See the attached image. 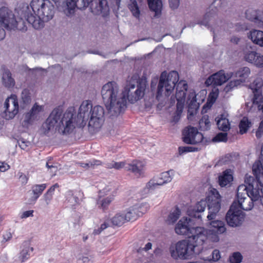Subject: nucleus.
Here are the masks:
<instances>
[{"label": "nucleus", "instance_id": "obj_26", "mask_svg": "<svg viewBox=\"0 0 263 263\" xmlns=\"http://www.w3.org/2000/svg\"><path fill=\"white\" fill-rule=\"evenodd\" d=\"M2 82L6 87L12 88L15 85V81L12 77L9 69L3 68L2 72Z\"/></svg>", "mask_w": 263, "mask_h": 263}, {"label": "nucleus", "instance_id": "obj_34", "mask_svg": "<svg viewBox=\"0 0 263 263\" xmlns=\"http://www.w3.org/2000/svg\"><path fill=\"white\" fill-rule=\"evenodd\" d=\"M210 225L213 228L212 231L217 233L222 234L226 230L224 222L221 220L212 221Z\"/></svg>", "mask_w": 263, "mask_h": 263}, {"label": "nucleus", "instance_id": "obj_53", "mask_svg": "<svg viewBox=\"0 0 263 263\" xmlns=\"http://www.w3.org/2000/svg\"><path fill=\"white\" fill-rule=\"evenodd\" d=\"M242 256L239 252H235L230 257L229 260L231 263H240Z\"/></svg>", "mask_w": 263, "mask_h": 263}, {"label": "nucleus", "instance_id": "obj_45", "mask_svg": "<svg viewBox=\"0 0 263 263\" xmlns=\"http://www.w3.org/2000/svg\"><path fill=\"white\" fill-rule=\"evenodd\" d=\"M125 165V162H117L114 161H112L111 163H107L105 164V167L108 169L115 168L116 170H120L124 167Z\"/></svg>", "mask_w": 263, "mask_h": 263}, {"label": "nucleus", "instance_id": "obj_37", "mask_svg": "<svg viewBox=\"0 0 263 263\" xmlns=\"http://www.w3.org/2000/svg\"><path fill=\"white\" fill-rule=\"evenodd\" d=\"M181 214V211L178 206L172 211L168 216L166 222L168 224L174 223L179 218Z\"/></svg>", "mask_w": 263, "mask_h": 263}, {"label": "nucleus", "instance_id": "obj_1", "mask_svg": "<svg viewBox=\"0 0 263 263\" xmlns=\"http://www.w3.org/2000/svg\"><path fill=\"white\" fill-rule=\"evenodd\" d=\"M145 78L138 76L128 78L124 90L120 93L117 83L108 82L104 85L101 90L103 103L111 116H117L123 112L126 108L127 99L134 103L141 99L144 95L146 86Z\"/></svg>", "mask_w": 263, "mask_h": 263}, {"label": "nucleus", "instance_id": "obj_18", "mask_svg": "<svg viewBox=\"0 0 263 263\" xmlns=\"http://www.w3.org/2000/svg\"><path fill=\"white\" fill-rule=\"evenodd\" d=\"M222 23V21L218 19L217 15H211L210 13H207L205 15V20L201 24L211 28V30L213 32L214 38L216 30H218V27Z\"/></svg>", "mask_w": 263, "mask_h": 263}, {"label": "nucleus", "instance_id": "obj_36", "mask_svg": "<svg viewBox=\"0 0 263 263\" xmlns=\"http://www.w3.org/2000/svg\"><path fill=\"white\" fill-rule=\"evenodd\" d=\"M233 180V176L231 172L229 171H226L223 175L219 176V182L221 186H225L229 184Z\"/></svg>", "mask_w": 263, "mask_h": 263}, {"label": "nucleus", "instance_id": "obj_23", "mask_svg": "<svg viewBox=\"0 0 263 263\" xmlns=\"http://www.w3.org/2000/svg\"><path fill=\"white\" fill-rule=\"evenodd\" d=\"M42 12V21L47 22L52 19L54 14V6L49 0H46Z\"/></svg>", "mask_w": 263, "mask_h": 263}, {"label": "nucleus", "instance_id": "obj_38", "mask_svg": "<svg viewBox=\"0 0 263 263\" xmlns=\"http://www.w3.org/2000/svg\"><path fill=\"white\" fill-rule=\"evenodd\" d=\"M137 210L133 206L128 209L126 212L124 213L127 221H134L139 217L137 213Z\"/></svg>", "mask_w": 263, "mask_h": 263}, {"label": "nucleus", "instance_id": "obj_61", "mask_svg": "<svg viewBox=\"0 0 263 263\" xmlns=\"http://www.w3.org/2000/svg\"><path fill=\"white\" fill-rule=\"evenodd\" d=\"M169 4L172 9H175L179 5V0H169Z\"/></svg>", "mask_w": 263, "mask_h": 263}, {"label": "nucleus", "instance_id": "obj_33", "mask_svg": "<svg viewBox=\"0 0 263 263\" xmlns=\"http://www.w3.org/2000/svg\"><path fill=\"white\" fill-rule=\"evenodd\" d=\"M110 221L114 226L121 227L124 223L128 222L124 213H117L112 217Z\"/></svg>", "mask_w": 263, "mask_h": 263}, {"label": "nucleus", "instance_id": "obj_13", "mask_svg": "<svg viewBox=\"0 0 263 263\" xmlns=\"http://www.w3.org/2000/svg\"><path fill=\"white\" fill-rule=\"evenodd\" d=\"M250 73V69L247 67L239 68L235 73L236 79L231 81L225 87L224 90L226 92H228L245 82L246 80L249 77Z\"/></svg>", "mask_w": 263, "mask_h": 263}, {"label": "nucleus", "instance_id": "obj_42", "mask_svg": "<svg viewBox=\"0 0 263 263\" xmlns=\"http://www.w3.org/2000/svg\"><path fill=\"white\" fill-rule=\"evenodd\" d=\"M253 103L254 106L257 107L259 110L263 112V96L261 94H255L254 96Z\"/></svg>", "mask_w": 263, "mask_h": 263}, {"label": "nucleus", "instance_id": "obj_43", "mask_svg": "<svg viewBox=\"0 0 263 263\" xmlns=\"http://www.w3.org/2000/svg\"><path fill=\"white\" fill-rule=\"evenodd\" d=\"M217 97V94L215 92L211 93L209 95V100H208V101L209 102H208L206 104H205L203 106L202 110V113L205 112L206 111V109H209L211 107L212 105L216 101Z\"/></svg>", "mask_w": 263, "mask_h": 263}, {"label": "nucleus", "instance_id": "obj_57", "mask_svg": "<svg viewBox=\"0 0 263 263\" xmlns=\"http://www.w3.org/2000/svg\"><path fill=\"white\" fill-rule=\"evenodd\" d=\"M257 66H263V56L261 55L259 53H257L256 58L254 59V62H253Z\"/></svg>", "mask_w": 263, "mask_h": 263}, {"label": "nucleus", "instance_id": "obj_60", "mask_svg": "<svg viewBox=\"0 0 263 263\" xmlns=\"http://www.w3.org/2000/svg\"><path fill=\"white\" fill-rule=\"evenodd\" d=\"M263 135V120L261 121L259 127L256 132V136L259 138Z\"/></svg>", "mask_w": 263, "mask_h": 263}, {"label": "nucleus", "instance_id": "obj_17", "mask_svg": "<svg viewBox=\"0 0 263 263\" xmlns=\"http://www.w3.org/2000/svg\"><path fill=\"white\" fill-rule=\"evenodd\" d=\"M257 179L256 186H252L251 197L254 201L260 200V203L263 206V175L261 176L255 175Z\"/></svg>", "mask_w": 263, "mask_h": 263}, {"label": "nucleus", "instance_id": "obj_49", "mask_svg": "<svg viewBox=\"0 0 263 263\" xmlns=\"http://www.w3.org/2000/svg\"><path fill=\"white\" fill-rule=\"evenodd\" d=\"M177 104H176V108H177L176 114H177V116H175L174 119H175L176 117H177L176 120H178V119H179L181 113L182 112L183 109L184 108L185 100H177Z\"/></svg>", "mask_w": 263, "mask_h": 263}, {"label": "nucleus", "instance_id": "obj_55", "mask_svg": "<svg viewBox=\"0 0 263 263\" xmlns=\"http://www.w3.org/2000/svg\"><path fill=\"white\" fill-rule=\"evenodd\" d=\"M22 98L24 103H28L31 100L29 90L24 89L22 92Z\"/></svg>", "mask_w": 263, "mask_h": 263}, {"label": "nucleus", "instance_id": "obj_16", "mask_svg": "<svg viewBox=\"0 0 263 263\" xmlns=\"http://www.w3.org/2000/svg\"><path fill=\"white\" fill-rule=\"evenodd\" d=\"M92 108L91 101L85 100L82 102L78 114V118L81 120L82 124H86L89 120Z\"/></svg>", "mask_w": 263, "mask_h": 263}, {"label": "nucleus", "instance_id": "obj_35", "mask_svg": "<svg viewBox=\"0 0 263 263\" xmlns=\"http://www.w3.org/2000/svg\"><path fill=\"white\" fill-rule=\"evenodd\" d=\"M46 187L47 184L46 183L35 184L32 186V191L33 194L32 198L34 201H36L39 198Z\"/></svg>", "mask_w": 263, "mask_h": 263}, {"label": "nucleus", "instance_id": "obj_3", "mask_svg": "<svg viewBox=\"0 0 263 263\" xmlns=\"http://www.w3.org/2000/svg\"><path fill=\"white\" fill-rule=\"evenodd\" d=\"M62 110L60 107L54 108L46 121L48 130L55 128L56 130L62 134L71 133L76 126L75 114L70 110H67L62 114Z\"/></svg>", "mask_w": 263, "mask_h": 263}, {"label": "nucleus", "instance_id": "obj_54", "mask_svg": "<svg viewBox=\"0 0 263 263\" xmlns=\"http://www.w3.org/2000/svg\"><path fill=\"white\" fill-rule=\"evenodd\" d=\"M246 17L255 23H257L258 17L254 10H247L246 12Z\"/></svg>", "mask_w": 263, "mask_h": 263}, {"label": "nucleus", "instance_id": "obj_4", "mask_svg": "<svg viewBox=\"0 0 263 263\" xmlns=\"http://www.w3.org/2000/svg\"><path fill=\"white\" fill-rule=\"evenodd\" d=\"M68 14H73L74 9H83L89 6L91 12L95 15H102L103 17L107 16L109 11L107 0H66Z\"/></svg>", "mask_w": 263, "mask_h": 263}, {"label": "nucleus", "instance_id": "obj_52", "mask_svg": "<svg viewBox=\"0 0 263 263\" xmlns=\"http://www.w3.org/2000/svg\"><path fill=\"white\" fill-rule=\"evenodd\" d=\"M197 151V147L192 146H179L178 148V152L180 155H183V154L188 153L196 152Z\"/></svg>", "mask_w": 263, "mask_h": 263}, {"label": "nucleus", "instance_id": "obj_7", "mask_svg": "<svg viewBox=\"0 0 263 263\" xmlns=\"http://www.w3.org/2000/svg\"><path fill=\"white\" fill-rule=\"evenodd\" d=\"M46 0H32L30 6L33 11L31 12H25L24 17L27 22L32 27L39 29L43 27L42 21V12Z\"/></svg>", "mask_w": 263, "mask_h": 263}, {"label": "nucleus", "instance_id": "obj_20", "mask_svg": "<svg viewBox=\"0 0 263 263\" xmlns=\"http://www.w3.org/2000/svg\"><path fill=\"white\" fill-rule=\"evenodd\" d=\"M196 95L195 92L190 93L187 99L188 104L187 119L192 121L197 114V105L196 104Z\"/></svg>", "mask_w": 263, "mask_h": 263}, {"label": "nucleus", "instance_id": "obj_29", "mask_svg": "<svg viewBox=\"0 0 263 263\" xmlns=\"http://www.w3.org/2000/svg\"><path fill=\"white\" fill-rule=\"evenodd\" d=\"M227 117V115L223 114L216 118L218 127L223 132H227L230 129V124Z\"/></svg>", "mask_w": 263, "mask_h": 263}, {"label": "nucleus", "instance_id": "obj_50", "mask_svg": "<svg viewBox=\"0 0 263 263\" xmlns=\"http://www.w3.org/2000/svg\"><path fill=\"white\" fill-rule=\"evenodd\" d=\"M227 141V133H219L217 134L213 139L212 141L214 142H226Z\"/></svg>", "mask_w": 263, "mask_h": 263}, {"label": "nucleus", "instance_id": "obj_63", "mask_svg": "<svg viewBox=\"0 0 263 263\" xmlns=\"http://www.w3.org/2000/svg\"><path fill=\"white\" fill-rule=\"evenodd\" d=\"M10 166L8 164L5 162L0 161V171L1 172H5L9 168Z\"/></svg>", "mask_w": 263, "mask_h": 263}, {"label": "nucleus", "instance_id": "obj_40", "mask_svg": "<svg viewBox=\"0 0 263 263\" xmlns=\"http://www.w3.org/2000/svg\"><path fill=\"white\" fill-rule=\"evenodd\" d=\"M210 125L209 117L204 115L198 122V129L203 131L208 130L210 128Z\"/></svg>", "mask_w": 263, "mask_h": 263}, {"label": "nucleus", "instance_id": "obj_10", "mask_svg": "<svg viewBox=\"0 0 263 263\" xmlns=\"http://www.w3.org/2000/svg\"><path fill=\"white\" fill-rule=\"evenodd\" d=\"M236 205L237 202H233L226 217L228 224L232 227H238L241 224L245 218L243 212L241 210L238 209Z\"/></svg>", "mask_w": 263, "mask_h": 263}, {"label": "nucleus", "instance_id": "obj_5", "mask_svg": "<svg viewBox=\"0 0 263 263\" xmlns=\"http://www.w3.org/2000/svg\"><path fill=\"white\" fill-rule=\"evenodd\" d=\"M187 212L191 217H183L176 224L175 231L177 234L185 236L189 239L192 238L193 240L196 242L197 227H195L192 218L197 217V210L189 209Z\"/></svg>", "mask_w": 263, "mask_h": 263}, {"label": "nucleus", "instance_id": "obj_9", "mask_svg": "<svg viewBox=\"0 0 263 263\" xmlns=\"http://www.w3.org/2000/svg\"><path fill=\"white\" fill-rule=\"evenodd\" d=\"M211 195L207 197V201L201 200L198 202V212H202L208 204L209 214L207 218L209 220L214 219L217 215L220 209V196L217 191L213 189L211 191Z\"/></svg>", "mask_w": 263, "mask_h": 263}, {"label": "nucleus", "instance_id": "obj_28", "mask_svg": "<svg viewBox=\"0 0 263 263\" xmlns=\"http://www.w3.org/2000/svg\"><path fill=\"white\" fill-rule=\"evenodd\" d=\"M253 185L255 187L256 184H249L248 187L245 184L240 185L237 188V199L243 198L244 197H251L252 186Z\"/></svg>", "mask_w": 263, "mask_h": 263}, {"label": "nucleus", "instance_id": "obj_19", "mask_svg": "<svg viewBox=\"0 0 263 263\" xmlns=\"http://www.w3.org/2000/svg\"><path fill=\"white\" fill-rule=\"evenodd\" d=\"M172 172V171H168L162 173L159 179L156 182L154 179L150 180L146 185V189L148 190L154 189L158 185H162L164 183L170 182L172 179L170 174Z\"/></svg>", "mask_w": 263, "mask_h": 263}, {"label": "nucleus", "instance_id": "obj_46", "mask_svg": "<svg viewBox=\"0 0 263 263\" xmlns=\"http://www.w3.org/2000/svg\"><path fill=\"white\" fill-rule=\"evenodd\" d=\"M135 209L137 210V213L139 217L142 216L144 214L147 212V211L149 209V205L146 203H143L141 204L140 205H134Z\"/></svg>", "mask_w": 263, "mask_h": 263}, {"label": "nucleus", "instance_id": "obj_32", "mask_svg": "<svg viewBox=\"0 0 263 263\" xmlns=\"http://www.w3.org/2000/svg\"><path fill=\"white\" fill-rule=\"evenodd\" d=\"M252 171L254 175L261 176L263 175V144L261 147L260 160L254 163Z\"/></svg>", "mask_w": 263, "mask_h": 263}, {"label": "nucleus", "instance_id": "obj_51", "mask_svg": "<svg viewBox=\"0 0 263 263\" xmlns=\"http://www.w3.org/2000/svg\"><path fill=\"white\" fill-rule=\"evenodd\" d=\"M257 53L254 51H249L245 53V59L248 62L253 63L257 56Z\"/></svg>", "mask_w": 263, "mask_h": 263}, {"label": "nucleus", "instance_id": "obj_24", "mask_svg": "<svg viewBox=\"0 0 263 263\" xmlns=\"http://www.w3.org/2000/svg\"><path fill=\"white\" fill-rule=\"evenodd\" d=\"M254 200L250 196L244 197L242 198L237 199V201L234 202H237L236 208L238 209H242L245 211H250L253 208Z\"/></svg>", "mask_w": 263, "mask_h": 263}, {"label": "nucleus", "instance_id": "obj_15", "mask_svg": "<svg viewBox=\"0 0 263 263\" xmlns=\"http://www.w3.org/2000/svg\"><path fill=\"white\" fill-rule=\"evenodd\" d=\"M232 74H226L223 70H220L217 73L213 74L205 81V83L206 86L221 85L228 80L231 77Z\"/></svg>", "mask_w": 263, "mask_h": 263}, {"label": "nucleus", "instance_id": "obj_8", "mask_svg": "<svg viewBox=\"0 0 263 263\" xmlns=\"http://www.w3.org/2000/svg\"><path fill=\"white\" fill-rule=\"evenodd\" d=\"M0 24L8 30L17 29L24 31L27 29L23 18L17 21L12 11L6 7L0 8Z\"/></svg>", "mask_w": 263, "mask_h": 263}, {"label": "nucleus", "instance_id": "obj_14", "mask_svg": "<svg viewBox=\"0 0 263 263\" xmlns=\"http://www.w3.org/2000/svg\"><path fill=\"white\" fill-rule=\"evenodd\" d=\"M5 107L6 108L4 117L6 119L9 120L12 119L18 113L19 105L17 97L15 95H12L8 98L5 102Z\"/></svg>", "mask_w": 263, "mask_h": 263}, {"label": "nucleus", "instance_id": "obj_47", "mask_svg": "<svg viewBox=\"0 0 263 263\" xmlns=\"http://www.w3.org/2000/svg\"><path fill=\"white\" fill-rule=\"evenodd\" d=\"M129 8L135 17L137 18L139 17L140 12L136 0H134L132 2L129 6Z\"/></svg>", "mask_w": 263, "mask_h": 263}, {"label": "nucleus", "instance_id": "obj_41", "mask_svg": "<svg viewBox=\"0 0 263 263\" xmlns=\"http://www.w3.org/2000/svg\"><path fill=\"white\" fill-rule=\"evenodd\" d=\"M251 125V122L246 117H243L239 125V132L241 134L246 133Z\"/></svg>", "mask_w": 263, "mask_h": 263}, {"label": "nucleus", "instance_id": "obj_11", "mask_svg": "<svg viewBox=\"0 0 263 263\" xmlns=\"http://www.w3.org/2000/svg\"><path fill=\"white\" fill-rule=\"evenodd\" d=\"M110 189L106 186L98 192L97 204L99 209L103 212L107 211L111 203L114 200L115 195L110 194Z\"/></svg>", "mask_w": 263, "mask_h": 263}, {"label": "nucleus", "instance_id": "obj_2", "mask_svg": "<svg viewBox=\"0 0 263 263\" xmlns=\"http://www.w3.org/2000/svg\"><path fill=\"white\" fill-rule=\"evenodd\" d=\"M179 74L176 71H172L168 74L163 71L161 74L158 85L156 98L159 99L164 91L165 96L168 97L176 87V98L177 100H185L186 92L188 85L184 80H181L178 83Z\"/></svg>", "mask_w": 263, "mask_h": 263}, {"label": "nucleus", "instance_id": "obj_25", "mask_svg": "<svg viewBox=\"0 0 263 263\" xmlns=\"http://www.w3.org/2000/svg\"><path fill=\"white\" fill-rule=\"evenodd\" d=\"M42 110V106L38 105L36 103L33 106L31 110L25 115V118L23 122L24 126L30 124L32 119H34L36 115Z\"/></svg>", "mask_w": 263, "mask_h": 263}, {"label": "nucleus", "instance_id": "obj_48", "mask_svg": "<svg viewBox=\"0 0 263 263\" xmlns=\"http://www.w3.org/2000/svg\"><path fill=\"white\" fill-rule=\"evenodd\" d=\"M29 250L31 252H33V248L32 247H27L25 249H23V250L20 253V258L22 262H25L27 259H28L30 257V254L29 253Z\"/></svg>", "mask_w": 263, "mask_h": 263}, {"label": "nucleus", "instance_id": "obj_58", "mask_svg": "<svg viewBox=\"0 0 263 263\" xmlns=\"http://www.w3.org/2000/svg\"><path fill=\"white\" fill-rule=\"evenodd\" d=\"M19 180L22 184H26L27 183L29 177L25 175L22 172H18Z\"/></svg>", "mask_w": 263, "mask_h": 263}, {"label": "nucleus", "instance_id": "obj_12", "mask_svg": "<svg viewBox=\"0 0 263 263\" xmlns=\"http://www.w3.org/2000/svg\"><path fill=\"white\" fill-rule=\"evenodd\" d=\"M104 115V108L100 106H94L91 110L89 118L88 126L95 129L101 127Z\"/></svg>", "mask_w": 263, "mask_h": 263}, {"label": "nucleus", "instance_id": "obj_6", "mask_svg": "<svg viewBox=\"0 0 263 263\" xmlns=\"http://www.w3.org/2000/svg\"><path fill=\"white\" fill-rule=\"evenodd\" d=\"M190 241V240H182L171 245L169 248L171 257L175 260L191 259L196 245L191 243Z\"/></svg>", "mask_w": 263, "mask_h": 263}, {"label": "nucleus", "instance_id": "obj_56", "mask_svg": "<svg viewBox=\"0 0 263 263\" xmlns=\"http://www.w3.org/2000/svg\"><path fill=\"white\" fill-rule=\"evenodd\" d=\"M109 223L107 221H104L102 224H101L100 227L98 229H96L93 231V234L99 235L101 232L109 227Z\"/></svg>", "mask_w": 263, "mask_h": 263}, {"label": "nucleus", "instance_id": "obj_31", "mask_svg": "<svg viewBox=\"0 0 263 263\" xmlns=\"http://www.w3.org/2000/svg\"><path fill=\"white\" fill-rule=\"evenodd\" d=\"M252 171L254 175L261 176L263 175V144L261 147L260 160L254 163Z\"/></svg>", "mask_w": 263, "mask_h": 263}, {"label": "nucleus", "instance_id": "obj_39", "mask_svg": "<svg viewBox=\"0 0 263 263\" xmlns=\"http://www.w3.org/2000/svg\"><path fill=\"white\" fill-rule=\"evenodd\" d=\"M263 85V82L261 79H256L252 84H250V88L254 93V96L255 94H261L260 89Z\"/></svg>", "mask_w": 263, "mask_h": 263}, {"label": "nucleus", "instance_id": "obj_64", "mask_svg": "<svg viewBox=\"0 0 263 263\" xmlns=\"http://www.w3.org/2000/svg\"><path fill=\"white\" fill-rule=\"evenodd\" d=\"M52 196L53 195L52 194L48 193L47 192H46V193L44 194V198L47 204H48L51 200Z\"/></svg>", "mask_w": 263, "mask_h": 263}, {"label": "nucleus", "instance_id": "obj_59", "mask_svg": "<svg viewBox=\"0 0 263 263\" xmlns=\"http://www.w3.org/2000/svg\"><path fill=\"white\" fill-rule=\"evenodd\" d=\"M221 257L219 251L218 250H214L212 253V260L214 261H218Z\"/></svg>", "mask_w": 263, "mask_h": 263}, {"label": "nucleus", "instance_id": "obj_30", "mask_svg": "<svg viewBox=\"0 0 263 263\" xmlns=\"http://www.w3.org/2000/svg\"><path fill=\"white\" fill-rule=\"evenodd\" d=\"M150 10L155 12V16L159 15L161 13L162 4L161 0H147Z\"/></svg>", "mask_w": 263, "mask_h": 263}, {"label": "nucleus", "instance_id": "obj_22", "mask_svg": "<svg viewBox=\"0 0 263 263\" xmlns=\"http://www.w3.org/2000/svg\"><path fill=\"white\" fill-rule=\"evenodd\" d=\"M143 162L139 160H134L131 163L125 166L126 171L132 172L135 175L139 177L143 174L144 168Z\"/></svg>", "mask_w": 263, "mask_h": 263}, {"label": "nucleus", "instance_id": "obj_44", "mask_svg": "<svg viewBox=\"0 0 263 263\" xmlns=\"http://www.w3.org/2000/svg\"><path fill=\"white\" fill-rule=\"evenodd\" d=\"M208 231L202 227H198V241H201L202 243L205 242L208 239ZM199 242L198 241V243Z\"/></svg>", "mask_w": 263, "mask_h": 263}, {"label": "nucleus", "instance_id": "obj_27", "mask_svg": "<svg viewBox=\"0 0 263 263\" xmlns=\"http://www.w3.org/2000/svg\"><path fill=\"white\" fill-rule=\"evenodd\" d=\"M249 38L255 44L263 47V31L253 30L250 31Z\"/></svg>", "mask_w": 263, "mask_h": 263}, {"label": "nucleus", "instance_id": "obj_21", "mask_svg": "<svg viewBox=\"0 0 263 263\" xmlns=\"http://www.w3.org/2000/svg\"><path fill=\"white\" fill-rule=\"evenodd\" d=\"M197 134V128L189 126L182 131V141L186 144H195L196 143L195 137Z\"/></svg>", "mask_w": 263, "mask_h": 263}, {"label": "nucleus", "instance_id": "obj_62", "mask_svg": "<svg viewBox=\"0 0 263 263\" xmlns=\"http://www.w3.org/2000/svg\"><path fill=\"white\" fill-rule=\"evenodd\" d=\"M33 210H29L25 212H24L22 215H21V218H26L29 217H32L33 216Z\"/></svg>", "mask_w": 263, "mask_h": 263}]
</instances>
